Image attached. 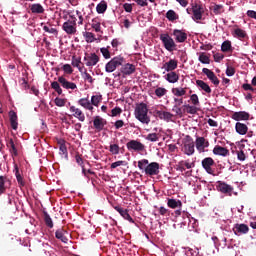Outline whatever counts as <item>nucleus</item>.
<instances>
[{
	"label": "nucleus",
	"mask_w": 256,
	"mask_h": 256,
	"mask_svg": "<svg viewBox=\"0 0 256 256\" xmlns=\"http://www.w3.org/2000/svg\"><path fill=\"white\" fill-rule=\"evenodd\" d=\"M215 165V160L211 157H206L202 160V167L208 173V175H213L215 177V170L212 168Z\"/></svg>",
	"instance_id": "nucleus-7"
},
{
	"label": "nucleus",
	"mask_w": 256,
	"mask_h": 256,
	"mask_svg": "<svg viewBox=\"0 0 256 256\" xmlns=\"http://www.w3.org/2000/svg\"><path fill=\"white\" fill-rule=\"evenodd\" d=\"M83 37L86 43H94V41H97V38H95V34H93L92 32H83Z\"/></svg>",
	"instance_id": "nucleus-35"
},
{
	"label": "nucleus",
	"mask_w": 256,
	"mask_h": 256,
	"mask_svg": "<svg viewBox=\"0 0 256 256\" xmlns=\"http://www.w3.org/2000/svg\"><path fill=\"white\" fill-rule=\"evenodd\" d=\"M134 117L143 125H149V123H151V117L149 116L147 104L143 102L137 104L134 110Z\"/></svg>",
	"instance_id": "nucleus-2"
},
{
	"label": "nucleus",
	"mask_w": 256,
	"mask_h": 256,
	"mask_svg": "<svg viewBox=\"0 0 256 256\" xmlns=\"http://www.w3.org/2000/svg\"><path fill=\"white\" fill-rule=\"evenodd\" d=\"M192 13H193L192 19L194 21H201L203 19V14L205 13V10L203 9V5L201 4L193 5Z\"/></svg>",
	"instance_id": "nucleus-8"
},
{
	"label": "nucleus",
	"mask_w": 256,
	"mask_h": 256,
	"mask_svg": "<svg viewBox=\"0 0 256 256\" xmlns=\"http://www.w3.org/2000/svg\"><path fill=\"white\" fill-rule=\"evenodd\" d=\"M213 154L220 155L221 157H227V155H229V149L216 145L213 149Z\"/></svg>",
	"instance_id": "nucleus-25"
},
{
	"label": "nucleus",
	"mask_w": 256,
	"mask_h": 256,
	"mask_svg": "<svg viewBox=\"0 0 256 256\" xmlns=\"http://www.w3.org/2000/svg\"><path fill=\"white\" fill-rule=\"evenodd\" d=\"M111 113V117H117V115H121V113H123V110L119 107H115L111 110Z\"/></svg>",
	"instance_id": "nucleus-62"
},
{
	"label": "nucleus",
	"mask_w": 256,
	"mask_h": 256,
	"mask_svg": "<svg viewBox=\"0 0 256 256\" xmlns=\"http://www.w3.org/2000/svg\"><path fill=\"white\" fill-rule=\"evenodd\" d=\"M196 85L197 87H200L202 91H205V93H211V87L209 86V84H207V82L203 80H196Z\"/></svg>",
	"instance_id": "nucleus-32"
},
{
	"label": "nucleus",
	"mask_w": 256,
	"mask_h": 256,
	"mask_svg": "<svg viewBox=\"0 0 256 256\" xmlns=\"http://www.w3.org/2000/svg\"><path fill=\"white\" fill-rule=\"evenodd\" d=\"M158 173H159V163H157V162L149 163L148 162V165L146 166V169H145V175H148L149 177H153V176L157 175Z\"/></svg>",
	"instance_id": "nucleus-12"
},
{
	"label": "nucleus",
	"mask_w": 256,
	"mask_h": 256,
	"mask_svg": "<svg viewBox=\"0 0 256 256\" xmlns=\"http://www.w3.org/2000/svg\"><path fill=\"white\" fill-rule=\"evenodd\" d=\"M221 51L223 53H227V52L231 51V41H229V40L224 41L221 46Z\"/></svg>",
	"instance_id": "nucleus-46"
},
{
	"label": "nucleus",
	"mask_w": 256,
	"mask_h": 256,
	"mask_svg": "<svg viewBox=\"0 0 256 256\" xmlns=\"http://www.w3.org/2000/svg\"><path fill=\"white\" fill-rule=\"evenodd\" d=\"M160 40L163 43V46L166 51H175V47H177V44H175V40L169 36V34H161Z\"/></svg>",
	"instance_id": "nucleus-6"
},
{
	"label": "nucleus",
	"mask_w": 256,
	"mask_h": 256,
	"mask_svg": "<svg viewBox=\"0 0 256 256\" xmlns=\"http://www.w3.org/2000/svg\"><path fill=\"white\" fill-rule=\"evenodd\" d=\"M6 179L7 177L0 176V195H3L7 191V187L5 186Z\"/></svg>",
	"instance_id": "nucleus-44"
},
{
	"label": "nucleus",
	"mask_w": 256,
	"mask_h": 256,
	"mask_svg": "<svg viewBox=\"0 0 256 256\" xmlns=\"http://www.w3.org/2000/svg\"><path fill=\"white\" fill-rule=\"evenodd\" d=\"M99 56L95 53L86 54L84 57L86 67H95L99 63Z\"/></svg>",
	"instance_id": "nucleus-10"
},
{
	"label": "nucleus",
	"mask_w": 256,
	"mask_h": 256,
	"mask_svg": "<svg viewBox=\"0 0 256 256\" xmlns=\"http://www.w3.org/2000/svg\"><path fill=\"white\" fill-rule=\"evenodd\" d=\"M183 153L188 157L195 153V141L189 135H186L183 139Z\"/></svg>",
	"instance_id": "nucleus-4"
},
{
	"label": "nucleus",
	"mask_w": 256,
	"mask_h": 256,
	"mask_svg": "<svg viewBox=\"0 0 256 256\" xmlns=\"http://www.w3.org/2000/svg\"><path fill=\"white\" fill-rule=\"evenodd\" d=\"M70 19L63 23L62 29L67 35H75L77 33V18L70 15Z\"/></svg>",
	"instance_id": "nucleus-3"
},
{
	"label": "nucleus",
	"mask_w": 256,
	"mask_h": 256,
	"mask_svg": "<svg viewBox=\"0 0 256 256\" xmlns=\"http://www.w3.org/2000/svg\"><path fill=\"white\" fill-rule=\"evenodd\" d=\"M135 71V65L133 64H125L121 67V73L123 75H133V72Z\"/></svg>",
	"instance_id": "nucleus-28"
},
{
	"label": "nucleus",
	"mask_w": 256,
	"mask_h": 256,
	"mask_svg": "<svg viewBox=\"0 0 256 256\" xmlns=\"http://www.w3.org/2000/svg\"><path fill=\"white\" fill-rule=\"evenodd\" d=\"M43 31L46 33H51L52 35H57V29L51 28L49 26H43Z\"/></svg>",
	"instance_id": "nucleus-60"
},
{
	"label": "nucleus",
	"mask_w": 256,
	"mask_h": 256,
	"mask_svg": "<svg viewBox=\"0 0 256 256\" xmlns=\"http://www.w3.org/2000/svg\"><path fill=\"white\" fill-rule=\"evenodd\" d=\"M75 161H76V163L78 164V165H80V167H82L83 168V158L81 157V154H79V153H76V155H75Z\"/></svg>",
	"instance_id": "nucleus-64"
},
{
	"label": "nucleus",
	"mask_w": 256,
	"mask_h": 256,
	"mask_svg": "<svg viewBox=\"0 0 256 256\" xmlns=\"http://www.w3.org/2000/svg\"><path fill=\"white\" fill-rule=\"evenodd\" d=\"M94 129L98 132L103 131L105 129V125H107V120L101 118L100 116H96L93 120Z\"/></svg>",
	"instance_id": "nucleus-15"
},
{
	"label": "nucleus",
	"mask_w": 256,
	"mask_h": 256,
	"mask_svg": "<svg viewBox=\"0 0 256 256\" xmlns=\"http://www.w3.org/2000/svg\"><path fill=\"white\" fill-rule=\"evenodd\" d=\"M121 165H127V162L126 161H123V160H119V161H116V162H113L111 164V169H117V167H121Z\"/></svg>",
	"instance_id": "nucleus-57"
},
{
	"label": "nucleus",
	"mask_w": 256,
	"mask_h": 256,
	"mask_svg": "<svg viewBox=\"0 0 256 256\" xmlns=\"http://www.w3.org/2000/svg\"><path fill=\"white\" fill-rule=\"evenodd\" d=\"M190 101L192 102V105L197 107V105H199V96H197V94H192L190 96Z\"/></svg>",
	"instance_id": "nucleus-58"
},
{
	"label": "nucleus",
	"mask_w": 256,
	"mask_h": 256,
	"mask_svg": "<svg viewBox=\"0 0 256 256\" xmlns=\"http://www.w3.org/2000/svg\"><path fill=\"white\" fill-rule=\"evenodd\" d=\"M64 73H67V75H71L73 73V68L70 64H64L62 67Z\"/></svg>",
	"instance_id": "nucleus-59"
},
{
	"label": "nucleus",
	"mask_w": 256,
	"mask_h": 256,
	"mask_svg": "<svg viewBox=\"0 0 256 256\" xmlns=\"http://www.w3.org/2000/svg\"><path fill=\"white\" fill-rule=\"evenodd\" d=\"M126 147L128 151H145V145L137 140H130L126 144Z\"/></svg>",
	"instance_id": "nucleus-9"
},
{
	"label": "nucleus",
	"mask_w": 256,
	"mask_h": 256,
	"mask_svg": "<svg viewBox=\"0 0 256 256\" xmlns=\"http://www.w3.org/2000/svg\"><path fill=\"white\" fill-rule=\"evenodd\" d=\"M198 60L200 63H203V65H209V63H211V59L209 56H207V54H205V52L200 53Z\"/></svg>",
	"instance_id": "nucleus-40"
},
{
	"label": "nucleus",
	"mask_w": 256,
	"mask_h": 256,
	"mask_svg": "<svg viewBox=\"0 0 256 256\" xmlns=\"http://www.w3.org/2000/svg\"><path fill=\"white\" fill-rule=\"evenodd\" d=\"M43 219H44L45 225L49 229H53V219H51V216L49 215V213H47V211L43 212Z\"/></svg>",
	"instance_id": "nucleus-34"
},
{
	"label": "nucleus",
	"mask_w": 256,
	"mask_h": 256,
	"mask_svg": "<svg viewBox=\"0 0 256 256\" xmlns=\"http://www.w3.org/2000/svg\"><path fill=\"white\" fill-rule=\"evenodd\" d=\"M155 95L156 97H165V95H167V89L165 88H162V87H158L156 90H155Z\"/></svg>",
	"instance_id": "nucleus-50"
},
{
	"label": "nucleus",
	"mask_w": 256,
	"mask_h": 256,
	"mask_svg": "<svg viewBox=\"0 0 256 256\" xmlns=\"http://www.w3.org/2000/svg\"><path fill=\"white\" fill-rule=\"evenodd\" d=\"M70 111L71 113H73V117H75L77 120L81 121L82 123L83 121H85V114L83 113V111H81V109L75 106H71Z\"/></svg>",
	"instance_id": "nucleus-21"
},
{
	"label": "nucleus",
	"mask_w": 256,
	"mask_h": 256,
	"mask_svg": "<svg viewBox=\"0 0 256 256\" xmlns=\"http://www.w3.org/2000/svg\"><path fill=\"white\" fill-rule=\"evenodd\" d=\"M125 63V58L123 56H116L112 58L106 65L105 71L106 73H113L117 69V67H121Z\"/></svg>",
	"instance_id": "nucleus-5"
},
{
	"label": "nucleus",
	"mask_w": 256,
	"mask_h": 256,
	"mask_svg": "<svg viewBox=\"0 0 256 256\" xmlns=\"http://www.w3.org/2000/svg\"><path fill=\"white\" fill-rule=\"evenodd\" d=\"M202 73H204V75L207 76V78H208L209 80L215 75V72H214V71H211V70L208 69V68H203V69H202Z\"/></svg>",
	"instance_id": "nucleus-56"
},
{
	"label": "nucleus",
	"mask_w": 256,
	"mask_h": 256,
	"mask_svg": "<svg viewBox=\"0 0 256 256\" xmlns=\"http://www.w3.org/2000/svg\"><path fill=\"white\" fill-rule=\"evenodd\" d=\"M54 103L57 107H65L67 99L56 97Z\"/></svg>",
	"instance_id": "nucleus-52"
},
{
	"label": "nucleus",
	"mask_w": 256,
	"mask_h": 256,
	"mask_svg": "<svg viewBox=\"0 0 256 256\" xmlns=\"http://www.w3.org/2000/svg\"><path fill=\"white\" fill-rule=\"evenodd\" d=\"M30 9L32 13H37V14L45 13V9L41 4H33Z\"/></svg>",
	"instance_id": "nucleus-41"
},
{
	"label": "nucleus",
	"mask_w": 256,
	"mask_h": 256,
	"mask_svg": "<svg viewBox=\"0 0 256 256\" xmlns=\"http://www.w3.org/2000/svg\"><path fill=\"white\" fill-rule=\"evenodd\" d=\"M120 215L121 217H123V219H125L126 221H129V223H135V220H133L131 215H129V210L124 209Z\"/></svg>",
	"instance_id": "nucleus-45"
},
{
	"label": "nucleus",
	"mask_w": 256,
	"mask_h": 256,
	"mask_svg": "<svg viewBox=\"0 0 256 256\" xmlns=\"http://www.w3.org/2000/svg\"><path fill=\"white\" fill-rule=\"evenodd\" d=\"M78 104L84 109H87L88 111H93V105L89 101V98H81L80 100H78Z\"/></svg>",
	"instance_id": "nucleus-30"
},
{
	"label": "nucleus",
	"mask_w": 256,
	"mask_h": 256,
	"mask_svg": "<svg viewBox=\"0 0 256 256\" xmlns=\"http://www.w3.org/2000/svg\"><path fill=\"white\" fill-rule=\"evenodd\" d=\"M250 118H251V114H249L246 111L234 112L232 114V119L234 121H249Z\"/></svg>",
	"instance_id": "nucleus-14"
},
{
	"label": "nucleus",
	"mask_w": 256,
	"mask_h": 256,
	"mask_svg": "<svg viewBox=\"0 0 256 256\" xmlns=\"http://www.w3.org/2000/svg\"><path fill=\"white\" fill-rule=\"evenodd\" d=\"M66 91H75L77 89V84L67 80L64 76H59L58 81H53L51 83V89H54L58 95H63V89Z\"/></svg>",
	"instance_id": "nucleus-1"
},
{
	"label": "nucleus",
	"mask_w": 256,
	"mask_h": 256,
	"mask_svg": "<svg viewBox=\"0 0 256 256\" xmlns=\"http://www.w3.org/2000/svg\"><path fill=\"white\" fill-rule=\"evenodd\" d=\"M179 62L175 59H170L168 62H165L162 66V69L167 71V73L174 72L177 69Z\"/></svg>",
	"instance_id": "nucleus-16"
},
{
	"label": "nucleus",
	"mask_w": 256,
	"mask_h": 256,
	"mask_svg": "<svg viewBox=\"0 0 256 256\" xmlns=\"http://www.w3.org/2000/svg\"><path fill=\"white\" fill-rule=\"evenodd\" d=\"M186 109V113H189L190 115H195L197 113V107L191 106V105H184Z\"/></svg>",
	"instance_id": "nucleus-54"
},
{
	"label": "nucleus",
	"mask_w": 256,
	"mask_h": 256,
	"mask_svg": "<svg viewBox=\"0 0 256 256\" xmlns=\"http://www.w3.org/2000/svg\"><path fill=\"white\" fill-rule=\"evenodd\" d=\"M166 19L172 22L177 21V19H179V15L174 10H168L166 13Z\"/></svg>",
	"instance_id": "nucleus-38"
},
{
	"label": "nucleus",
	"mask_w": 256,
	"mask_h": 256,
	"mask_svg": "<svg viewBox=\"0 0 256 256\" xmlns=\"http://www.w3.org/2000/svg\"><path fill=\"white\" fill-rule=\"evenodd\" d=\"M217 190L220 191V193H223L224 195H228L231 197L233 195V186L225 183V182H218Z\"/></svg>",
	"instance_id": "nucleus-11"
},
{
	"label": "nucleus",
	"mask_w": 256,
	"mask_h": 256,
	"mask_svg": "<svg viewBox=\"0 0 256 256\" xmlns=\"http://www.w3.org/2000/svg\"><path fill=\"white\" fill-rule=\"evenodd\" d=\"M236 153L238 161H245V159H247V156L245 155V152L243 150H239Z\"/></svg>",
	"instance_id": "nucleus-61"
},
{
	"label": "nucleus",
	"mask_w": 256,
	"mask_h": 256,
	"mask_svg": "<svg viewBox=\"0 0 256 256\" xmlns=\"http://www.w3.org/2000/svg\"><path fill=\"white\" fill-rule=\"evenodd\" d=\"M66 235H69V233L63 228L58 229L55 233L56 239H59L62 243H67L69 241Z\"/></svg>",
	"instance_id": "nucleus-23"
},
{
	"label": "nucleus",
	"mask_w": 256,
	"mask_h": 256,
	"mask_svg": "<svg viewBox=\"0 0 256 256\" xmlns=\"http://www.w3.org/2000/svg\"><path fill=\"white\" fill-rule=\"evenodd\" d=\"M91 27L96 33H103V31H101V21H99V18L92 19Z\"/></svg>",
	"instance_id": "nucleus-33"
},
{
	"label": "nucleus",
	"mask_w": 256,
	"mask_h": 256,
	"mask_svg": "<svg viewBox=\"0 0 256 256\" xmlns=\"http://www.w3.org/2000/svg\"><path fill=\"white\" fill-rule=\"evenodd\" d=\"M226 75L227 77H233V75H235V68L232 66H228L226 69Z\"/></svg>",
	"instance_id": "nucleus-63"
},
{
	"label": "nucleus",
	"mask_w": 256,
	"mask_h": 256,
	"mask_svg": "<svg viewBox=\"0 0 256 256\" xmlns=\"http://www.w3.org/2000/svg\"><path fill=\"white\" fill-rule=\"evenodd\" d=\"M96 11L99 14L105 13L107 11V2L101 1L97 6H96Z\"/></svg>",
	"instance_id": "nucleus-42"
},
{
	"label": "nucleus",
	"mask_w": 256,
	"mask_h": 256,
	"mask_svg": "<svg viewBox=\"0 0 256 256\" xmlns=\"http://www.w3.org/2000/svg\"><path fill=\"white\" fill-rule=\"evenodd\" d=\"M82 77H83L84 81H88V83H93L95 81V79H93L91 74H89L87 72V69H85V71L82 72Z\"/></svg>",
	"instance_id": "nucleus-53"
},
{
	"label": "nucleus",
	"mask_w": 256,
	"mask_h": 256,
	"mask_svg": "<svg viewBox=\"0 0 256 256\" xmlns=\"http://www.w3.org/2000/svg\"><path fill=\"white\" fill-rule=\"evenodd\" d=\"M72 66L76 67L80 73H83V69H85V64L81 62V57L77 56L72 57Z\"/></svg>",
	"instance_id": "nucleus-26"
},
{
	"label": "nucleus",
	"mask_w": 256,
	"mask_h": 256,
	"mask_svg": "<svg viewBox=\"0 0 256 256\" xmlns=\"http://www.w3.org/2000/svg\"><path fill=\"white\" fill-rule=\"evenodd\" d=\"M195 143L199 153H205V149L209 147V140L205 139V137H197Z\"/></svg>",
	"instance_id": "nucleus-13"
},
{
	"label": "nucleus",
	"mask_w": 256,
	"mask_h": 256,
	"mask_svg": "<svg viewBox=\"0 0 256 256\" xmlns=\"http://www.w3.org/2000/svg\"><path fill=\"white\" fill-rule=\"evenodd\" d=\"M165 79L166 81H168V83H177V81H179V74H177V72H168L165 75Z\"/></svg>",
	"instance_id": "nucleus-31"
},
{
	"label": "nucleus",
	"mask_w": 256,
	"mask_h": 256,
	"mask_svg": "<svg viewBox=\"0 0 256 256\" xmlns=\"http://www.w3.org/2000/svg\"><path fill=\"white\" fill-rule=\"evenodd\" d=\"M174 106L172 108L173 113H176V115H179V117H183V109H181V106L183 105V98H174Z\"/></svg>",
	"instance_id": "nucleus-18"
},
{
	"label": "nucleus",
	"mask_w": 256,
	"mask_h": 256,
	"mask_svg": "<svg viewBox=\"0 0 256 256\" xmlns=\"http://www.w3.org/2000/svg\"><path fill=\"white\" fill-rule=\"evenodd\" d=\"M155 114L159 117V119H161L162 121H167V123H169V121H171L174 117L171 112L161 110H155Z\"/></svg>",
	"instance_id": "nucleus-20"
},
{
	"label": "nucleus",
	"mask_w": 256,
	"mask_h": 256,
	"mask_svg": "<svg viewBox=\"0 0 256 256\" xmlns=\"http://www.w3.org/2000/svg\"><path fill=\"white\" fill-rule=\"evenodd\" d=\"M167 205L170 209H181V207H183V202H181V200L169 198Z\"/></svg>",
	"instance_id": "nucleus-27"
},
{
	"label": "nucleus",
	"mask_w": 256,
	"mask_h": 256,
	"mask_svg": "<svg viewBox=\"0 0 256 256\" xmlns=\"http://www.w3.org/2000/svg\"><path fill=\"white\" fill-rule=\"evenodd\" d=\"M120 149L119 144H111L109 151L112 155H119Z\"/></svg>",
	"instance_id": "nucleus-49"
},
{
	"label": "nucleus",
	"mask_w": 256,
	"mask_h": 256,
	"mask_svg": "<svg viewBox=\"0 0 256 256\" xmlns=\"http://www.w3.org/2000/svg\"><path fill=\"white\" fill-rule=\"evenodd\" d=\"M102 97L99 95H94L91 97V105H94V107H99V103H101Z\"/></svg>",
	"instance_id": "nucleus-47"
},
{
	"label": "nucleus",
	"mask_w": 256,
	"mask_h": 256,
	"mask_svg": "<svg viewBox=\"0 0 256 256\" xmlns=\"http://www.w3.org/2000/svg\"><path fill=\"white\" fill-rule=\"evenodd\" d=\"M14 173L16 175V179L19 185H21V187H25V182L23 181L21 173H19V167L17 165L14 166Z\"/></svg>",
	"instance_id": "nucleus-37"
},
{
	"label": "nucleus",
	"mask_w": 256,
	"mask_h": 256,
	"mask_svg": "<svg viewBox=\"0 0 256 256\" xmlns=\"http://www.w3.org/2000/svg\"><path fill=\"white\" fill-rule=\"evenodd\" d=\"M146 140L151 141V143H156V141H159V134L150 133L146 136Z\"/></svg>",
	"instance_id": "nucleus-48"
},
{
	"label": "nucleus",
	"mask_w": 256,
	"mask_h": 256,
	"mask_svg": "<svg viewBox=\"0 0 256 256\" xmlns=\"http://www.w3.org/2000/svg\"><path fill=\"white\" fill-rule=\"evenodd\" d=\"M211 10L213 11L214 15H221V13H223V6L215 4L211 7Z\"/></svg>",
	"instance_id": "nucleus-51"
},
{
	"label": "nucleus",
	"mask_w": 256,
	"mask_h": 256,
	"mask_svg": "<svg viewBox=\"0 0 256 256\" xmlns=\"http://www.w3.org/2000/svg\"><path fill=\"white\" fill-rule=\"evenodd\" d=\"M172 93L175 97H183L187 95V88H173Z\"/></svg>",
	"instance_id": "nucleus-36"
},
{
	"label": "nucleus",
	"mask_w": 256,
	"mask_h": 256,
	"mask_svg": "<svg viewBox=\"0 0 256 256\" xmlns=\"http://www.w3.org/2000/svg\"><path fill=\"white\" fill-rule=\"evenodd\" d=\"M235 129L238 135H247V132L249 131V127L247 126V124L241 122H237L235 124Z\"/></svg>",
	"instance_id": "nucleus-24"
},
{
	"label": "nucleus",
	"mask_w": 256,
	"mask_h": 256,
	"mask_svg": "<svg viewBox=\"0 0 256 256\" xmlns=\"http://www.w3.org/2000/svg\"><path fill=\"white\" fill-rule=\"evenodd\" d=\"M234 37H236L237 39H245V37H247V32H245V30L240 29V28H236L234 30Z\"/></svg>",
	"instance_id": "nucleus-39"
},
{
	"label": "nucleus",
	"mask_w": 256,
	"mask_h": 256,
	"mask_svg": "<svg viewBox=\"0 0 256 256\" xmlns=\"http://www.w3.org/2000/svg\"><path fill=\"white\" fill-rule=\"evenodd\" d=\"M9 119H10L11 128L14 131H17V127L19 126V123L17 122L18 121L17 112L11 110L9 112Z\"/></svg>",
	"instance_id": "nucleus-22"
},
{
	"label": "nucleus",
	"mask_w": 256,
	"mask_h": 256,
	"mask_svg": "<svg viewBox=\"0 0 256 256\" xmlns=\"http://www.w3.org/2000/svg\"><path fill=\"white\" fill-rule=\"evenodd\" d=\"M100 52L102 53L104 59H111V52H109V48H101Z\"/></svg>",
	"instance_id": "nucleus-55"
},
{
	"label": "nucleus",
	"mask_w": 256,
	"mask_h": 256,
	"mask_svg": "<svg viewBox=\"0 0 256 256\" xmlns=\"http://www.w3.org/2000/svg\"><path fill=\"white\" fill-rule=\"evenodd\" d=\"M7 147L12 155V157H17L19 155V152L17 151V147L15 146V142L13 141V138H10L7 142Z\"/></svg>",
	"instance_id": "nucleus-29"
},
{
	"label": "nucleus",
	"mask_w": 256,
	"mask_h": 256,
	"mask_svg": "<svg viewBox=\"0 0 256 256\" xmlns=\"http://www.w3.org/2000/svg\"><path fill=\"white\" fill-rule=\"evenodd\" d=\"M235 235H245L249 233V226L247 224H236L233 228Z\"/></svg>",
	"instance_id": "nucleus-19"
},
{
	"label": "nucleus",
	"mask_w": 256,
	"mask_h": 256,
	"mask_svg": "<svg viewBox=\"0 0 256 256\" xmlns=\"http://www.w3.org/2000/svg\"><path fill=\"white\" fill-rule=\"evenodd\" d=\"M176 43H185L187 41V33L183 30L175 29L173 31Z\"/></svg>",
	"instance_id": "nucleus-17"
},
{
	"label": "nucleus",
	"mask_w": 256,
	"mask_h": 256,
	"mask_svg": "<svg viewBox=\"0 0 256 256\" xmlns=\"http://www.w3.org/2000/svg\"><path fill=\"white\" fill-rule=\"evenodd\" d=\"M149 165V160L142 159L138 161V168L145 173V170L147 169V166Z\"/></svg>",
	"instance_id": "nucleus-43"
}]
</instances>
